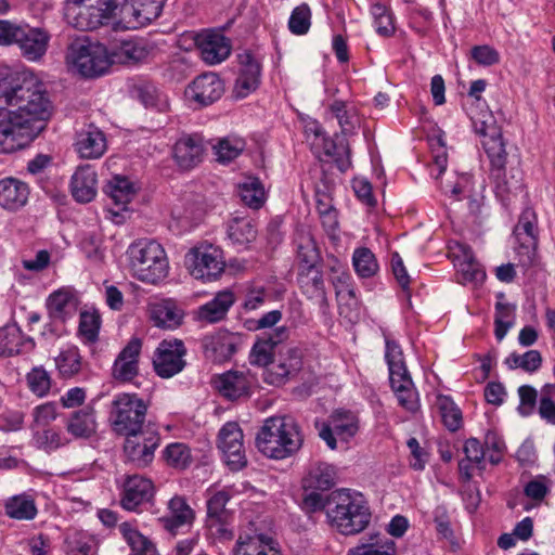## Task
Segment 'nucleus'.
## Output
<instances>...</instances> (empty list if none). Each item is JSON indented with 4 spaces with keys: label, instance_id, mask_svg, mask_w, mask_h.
Listing matches in <instances>:
<instances>
[{
    "label": "nucleus",
    "instance_id": "obj_61",
    "mask_svg": "<svg viewBox=\"0 0 555 555\" xmlns=\"http://www.w3.org/2000/svg\"><path fill=\"white\" fill-rule=\"evenodd\" d=\"M163 456L168 465L180 469L185 468L191 462L189 448L180 442L168 444L163 452Z\"/></svg>",
    "mask_w": 555,
    "mask_h": 555
},
{
    "label": "nucleus",
    "instance_id": "obj_35",
    "mask_svg": "<svg viewBox=\"0 0 555 555\" xmlns=\"http://www.w3.org/2000/svg\"><path fill=\"white\" fill-rule=\"evenodd\" d=\"M348 555H397L396 542L383 533H371L350 548Z\"/></svg>",
    "mask_w": 555,
    "mask_h": 555
},
{
    "label": "nucleus",
    "instance_id": "obj_3",
    "mask_svg": "<svg viewBox=\"0 0 555 555\" xmlns=\"http://www.w3.org/2000/svg\"><path fill=\"white\" fill-rule=\"evenodd\" d=\"M331 501L334 507L326 509V515L331 526L341 534H357L369 526L372 514L361 493L339 489L331 493Z\"/></svg>",
    "mask_w": 555,
    "mask_h": 555
},
{
    "label": "nucleus",
    "instance_id": "obj_50",
    "mask_svg": "<svg viewBox=\"0 0 555 555\" xmlns=\"http://www.w3.org/2000/svg\"><path fill=\"white\" fill-rule=\"evenodd\" d=\"M515 306L505 302L495 304L494 314V335L501 341L507 334L508 330L514 325Z\"/></svg>",
    "mask_w": 555,
    "mask_h": 555
},
{
    "label": "nucleus",
    "instance_id": "obj_26",
    "mask_svg": "<svg viewBox=\"0 0 555 555\" xmlns=\"http://www.w3.org/2000/svg\"><path fill=\"white\" fill-rule=\"evenodd\" d=\"M310 150L321 163L335 164L341 172L350 167L348 141H312Z\"/></svg>",
    "mask_w": 555,
    "mask_h": 555
},
{
    "label": "nucleus",
    "instance_id": "obj_47",
    "mask_svg": "<svg viewBox=\"0 0 555 555\" xmlns=\"http://www.w3.org/2000/svg\"><path fill=\"white\" fill-rule=\"evenodd\" d=\"M436 405L439 410L443 425L450 431H456L462 427V411L449 396L439 395L436 400Z\"/></svg>",
    "mask_w": 555,
    "mask_h": 555
},
{
    "label": "nucleus",
    "instance_id": "obj_60",
    "mask_svg": "<svg viewBox=\"0 0 555 555\" xmlns=\"http://www.w3.org/2000/svg\"><path fill=\"white\" fill-rule=\"evenodd\" d=\"M473 126L476 134L489 139H501L502 133L496 125L494 116L490 112H481L473 117Z\"/></svg>",
    "mask_w": 555,
    "mask_h": 555
},
{
    "label": "nucleus",
    "instance_id": "obj_7",
    "mask_svg": "<svg viewBox=\"0 0 555 555\" xmlns=\"http://www.w3.org/2000/svg\"><path fill=\"white\" fill-rule=\"evenodd\" d=\"M385 359L389 370V380L399 404L410 412L418 409V395L406 370L400 346L386 339Z\"/></svg>",
    "mask_w": 555,
    "mask_h": 555
},
{
    "label": "nucleus",
    "instance_id": "obj_63",
    "mask_svg": "<svg viewBox=\"0 0 555 555\" xmlns=\"http://www.w3.org/2000/svg\"><path fill=\"white\" fill-rule=\"evenodd\" d=\"M147 54L149 51L141 41H121L118 47V56L125 63H138L144 60Z\"/></svg>",
    "mask_w": 555,
    "mask_h": 555
},
{
    "label": "nucleus",
    "instance_id": "obj_32",
    "mask_svg": "<svg viewBox=\"0 0 555 555\" xmlns=\"http://www.w3.org/2000/svg\"><path fill=\"white\" fill-rule=\"evenodd\" d=\"M465 457L459 462L460 477L464 482L473 478L474 469H485L486 451L483 444L476 438H469L464 442Z\"/></svg>",
    "mask_w": 555,
    "mask_h": 555
},
{
    "label": "nucleus",
    "instance_id": "obj_12",
    "mask_svg": "<svg viewBox=\"0 0 555 555\" xmlns=\"http://www.w3.org/2000/svg\"><path fill=\"white\" fill-rule=\"evenodd\" d=\"M186 348L180 339L162 340L153 354V367L155 373L162 378H170L180 372L186 365L184 359Z\"/></svg>",
    "mask_w": 555,
    "mask_h": 555
},
{
    "label": "nucleus",
    "instance_id": "obj_37",
    "mask_svg": "<svg viewBox=\"0 0 555 555\" xmlns=\"http://www.w3.org/2000/svg\"><path fill=\"white\" fill-rule=\"evenodd\" d=\"M483 149L490 159L492 168L496 171L495 179L500 180L501 171L504 169L507 153L505 150L504 141H483ZM520 181L516 180L514 183H509L505 180L502 182L498 181L496 188L502 192L509 193L513 190L518 189Z\"/></svg>",
    "mask_w": 555,
    "mask_h": 555
},
{
    "label": "nucleus",
    "instance_id": "obj_43",
    "mask_svg": "<svg viewBox=\"0 0 555 555\" xmlns=\"http://www.w3.org/2000/svg\"><path fill=\"white\" fill-rule=\"evenodd\" d=\"M297 246L298 269L318 267L320 254L310 233H298L295 240Z\"/></svg>",
    "mask_w": 555,
    "mask_h": 555
},
{
    "label": "nucleus",
    "instance_id": "obj_53",
    "mask_svg": "<svg viewBox=\"0 0 555 555\" xmlns=\"http://www.w3.org/2000/svg\"><path fill=\"white\" fill-rule=\"evenodd\" d=\"M34 440L39 449L47 452L55 451L69 442L60 429L53 427H48L42 431H37L34 435Z\"/></svg>",
    "mask_w": 555,
    "mask_h": 555
},
{
    "label": "nucleus",
    "instance_id": "obj_44",
    "mask_svg": "<svg viewBox=\"0 0 555 555\" xmlns=\"http://www.w3.org/2000/svg\"><path fill=\"white\" fill-rule=\"evenodd\" d=\"M206 357L216 362L229 360L237 350L234 339L229 335H218L205 340Z\"/></svg>",
    "mask_w": 555,
    "mask_h": 555
},
{
    "label": "nucleus",
    "instance_id": "obj_52",
    "mask_svg": "<svg viewBox=\"0 0 555 555\" xmlns=\"http://www.w3.org/2000/svg\"><path fill=\"white\" fill-rule=\"evenodd\" d=\"M505 364L512 370L521 369L525 372L533 373L540 369L542 356L539 350L533 349L522 354L513 352L505 359Z\"/></svg>",
    "mask_w": 555,
    "mask_h": 555
},
{
    "label": "nucleus",
    "instance_id": "obj_9",
    "mask_svg": "<svg viewBox=\"0 0 555 555\" xmlns=\"http://www.w3.org/2000/svg\"><path fill=\"white\" fill-rule=\"evenodd\" d=\"M124 453L127 462L135 467L143 468L154 460L155 450L160 442L159 434L146 426L135 434H125Z\"/></svg>",
    "mask_w": 555,
    "mask_h": 555
},
{
    "label": "nucleus",
    "instance_id": "obj_49",
    "mask_svg": "<svg viewBox=\"0 0 555 555\" xmlns=\"http://www.w3.org/2000/svg\"><path fill=\"white\" fill-rule=\"evenodd\" d=\"M55 366L60 375L69 378L76 375L81 369V356L77 347H69L62 350L55 358Z\"/></svg>",
    "mask_w": 555,
    "mask_h": 555
},
{
    "label": "nucleus",
    "instance_id": "obj_46",
    "mask_svg": "<svg viewBox=\"0 0 555 555\" xmlns=\"http://www.w3.org/2000/svg\"><path fill=\"white\" fill-rule=\"evenodd\" d=\"M237 193L242 202L254 209H259L264 203V189L256 177H246L237 185Z\"/></svg>",
    "mask_w": 555,
    "mask_h": 555
},
{
    "label": "nucleus",
    "instance_id": "obj_42",
    "mask_svg": "<svg viewBox=\"0 0 555 555\" xmlns=\"http://www.w3.org/2000/svg\"><path fill=\"white\" fill-rule=\"evenodd\" d=\"M330 111L337 119L343 135H358L357 129H360V117L353 108H348L344 101L336 100L330 105Z\"/></svg>",
    "mask_w": 555,
    "mask_h": 555
},
{
    "label": "nucleus",
    "instance_id": "obj_23",
    "mask_svg": "<svg viewBox=\"0 0 555 555\" xmlns=\"http://www.w3.org/2000/svg\"><path fill=\"white\" fill-rule=\"evenodd\" d=\"M255 377L248 372L228 371L214 380L215 388L229 400L250 396Z\"/></svg>",
    "mask_w": 555,
    "mask_h": 555
},
{
    "label": "nucleus",
    "instance_id": "obj_64",
    "mask_svg": "<svg viewBox=\"0 0 555 555\" xmlns=\"http://www.w3.org/2000/svg\"><path fill=\"white\" fill-rule=\"evenodd\" d=\"M218 141L212 146L216 155V160L221 164H228L235 159L244 150V141Z\"/></svg>",
    "mask_w": 555,
    "mask_h": 555
},
{
    "label": "nucleus",
    "instance_id": "obj_18",
    "mask_svg": "<svg viewBox=\"0 0 555 555\" xmlns=\"http://www.w3.org/2000/svg\"><path fill=\"white\" fill-rule=\"evenodd\" d=\"M194 40L203 61L209 65L221 63L231 53L230 40L220 31L203 30Z\"/></svg>",
    "mask_w": 555,
    "mask_h": 555
},
{
    "label": "nucleus",
    "instance_id": "obj_13",
    "mask_svg": "<svg viewBox=\"0 0 555 555\" xmlns=\"http://www.w3.org/2000/svg\"><path fill=\"white\" fill-rule=\"evenodd\" d=\"M301 367V350L295 347H283L279 350L271 366L266 369L263 380L273 386L285 385L299 373Z\"/></svg>",
    "mask_w": 555,
    "mask_h": 555
},
{
    "label": "nucleus",
    "instance_id": "obj_10",
    "mask_svg": "<svg viewBox=\"0 0 555 555\" xmlns=\"http://www.w3.org/2000/svg\"><path fill=\"white\" fill-rule=\"evenodd\" d=\"M185 264L195 279L211 281L224 270L222 251L212 245L192 248L185 256Z\"/></svg>",
    "mask_w": 555,
    "mask_h": 555
},
{
    "label": "nucleus",
    "instance_id": "obj_55",
    "mask_svg": "<svg viewBox=\"0 0 555 555\" xmlns=\"http://www.w3.org/2000/svg\"><path fill=\"white\" fill-rule=\"evenodd\" d=\"M231 499L230 490H208L207 493V515L209 521L222 520L225 515V505Z\"/></svg>",
    "mask_w": 555,
    "mask_h": 555
},
{
    "label": "nucleus",
    "instance_id": "obj_5",
    "mask_svg": "<svg viewBox=\"0 0 555 555\" xmlns=\"http://www.w3.org/2000/svg\"><path fill=\"white\" fill-rule=\"evenodd\" d=\"M134 276L144 283L156 284L168 274V260L163 246L154 240L133 243L129 248Z\"/></svg>",
    "mask_w": 555,
    "mask_h": 555
},
{
    "label": "nucleus",
    "instance_id": "obj_41",
    "mask_svg": "<svg viewBox=\"0 0 555 555\" xmlns=\"http://www.w3.org/2000/svg\"><path fill=\"white\" fill-rule=\"evenodd\" d=\"M228 237L240 247H246L257 237L255 221L247 217H236L228 225Z\"/></svg>",
    "mask_w": 555,
    "mask_h": 555
},
{
    "label": "nucleus",
    "instance_id": "obj_8",
    "mask_svg": "<svg viewBox=\"0 0 555 555\" xmlns=\"http://www.w3.org/2000/svg\"><path fill=\"white\" fill-rule=\"evenodd\" d=\"M147 404L135 393H119L112 402L111 421L119 435L135 434L144 426Z\"/></svg>",
    "mask_w": 555,
    "mask_h": 555
},
{
    "label": "nucleus",
    "instance_id": "obj_59",
    "mask_svg": "<svg viewBox=\"0 0 555 555\" xmlns=\"http://www.w3.org/2000/svg\"><path fill=\"white\" fill-rule=\"evenodd\" d=\"M311 26V10L308 4L302 3L296 7L289 16V31L297 36L306 35Z\"/></svg>",
    "mask_w": 555,
    "mask_h": 555
},
{
    "label": "nucleus",
    "instance_id": "obj_25",
    "mask_svg": "<svg viewBox=\"0 0 555 555\" xmlns=\"http://www.w3.org/2000/svg\"><path fill=\"white\" fill-rule=\"evenodd\" d=\"M29 185L14 177L0 179V207L8 212L23 209L29 199Z\"/></svg>",
    "mask_w": 555,
    "mask_h": 555
},
{
    "label": "nucleus",
    "instance_id": "obj_36",
    "mask_svg": "<svg viewBox=\"0 0 555 555\" xmlns=\"http://www.w3.org/2000/svg\"><path fill=\"white\" fill-rule=\"evenodd\" d=\"M203 141H176L172 157L183 170H190L202 163L205 154Z\"/></svg>",
    "mask_w": 555,
    "mask_h": 555
},
{
    "label": "nucleus",
    "instance_id": "obj_14",
    "mask_svg": "<svg viewBox=\"0 0 555 555\" xmlns=\"http://www.w3.org/2000/svg\"><path fill=\"white\" fill-rule=\"evenodd\" d=\"M359 430L358 417L350 411L336 410L328 421L323 423L319 429V436L326 446L335 450L337 448V438L348 442Z\"/></svg>",
    "mask_w": 555,
    "mask_h": 555
},
{
    "label": "nucleus",
    "instance_id": "obj_19",
    "mask_svg": "<svg viewBox=\"0 0 555 555\" xmlns=\"http://www.w3.org/2000/svg\"><path fill=\"white\" fill-rule=\"evenodd\" d=\"M224 86L218 75L206 73L196 77L185 89L188 100L199 106H207L221 98Z\"/></svg>",
    "mask_w": 555,
    "mask_h": 555
},
{
    "label": "nucleus",
    "instance_id": "obj_17",
    "mask_svg": "<svg viewBox=\"0 0 555 555\" xmlns=\"http://www.w3.org/2000/svg\"><path fill=\"white\" fill-rule=\"evenodd\" d=\"M162 4L155 0H124L117 8V16L131 28L143 27L162 13Z\"/></svg>",
    "mask_w": 555,
    "mask_h": 555
},
{
    "label": "nucleus",
    "instance_id": "obj_51",
    "mask_svg": "<svg viewBox=\"0 0 555 555\" xmlns=\"http://www.w3.org/2000/svg\"><path fill=\"white\" fill-rule=\"evenodd\" d=\"M74 295L66 289H60L52 293L47 301L50 315L53 319L64 321L68 314V309L74 306Z\"/></svg>",
    "mask_w": 555,
    "mask_h": 555
},
{
    "label": "nucleus",
    "instance_id": "obj_2",
    "mask_svg": "<svg viewBox=\"0 0 555 555\" xmlns=\"http://www.w3.org/2000/svg\"><path fill=\"white\" fill-rule=\"evenodd\" d=\"M304 439L298 424L288 416L267 418L256 436V446L266 456L284 460L297 453Z\"/></svg>",
    "mask_w": 555,
    "mask_h": 555
},
{
    "label": "nucleus",
    "instance_id": "obj_22",
    "mask_svg": "<svg viewBox=\"0 0 555 555\" xmlns=\"http://www.w3.org/2000/svg\"><path fill=\"white\" fill-rule=\"evenodd\" d=\"M233 555H282L279 543L270 535L256 530L240 533Z\"/></svg>",
    "mask_w": 555,
    "mask_h": 555
},
{
    "label": "nucleus",
    "instance_id": "obj_33",
    "mask_svg": "<svg viewBox=\"0 0 555 555\" xmlns=\"http://www.w3.org/2000/svg\"><path fill=\"white\" fill-rule=\"evenodd\" d=\"M297 282L302 294L311 300L321 305L326 304V291L322 271L319 267L298 269Z\"/></svg>",
    "mask_w": 555,
    "mask_h": 555
},
{
    "label": "nucleus",
    "instance_id": "obj_30",
    "mask_svg": "<svg viewBox=\"0 0 555 555\" xmlns=\"http://www.w3.org/2000/svg\"><path fill=\"white\" fill-rule=\"evenodd\" d=\"M98 176L89 165L79 166L70 180L73 197L78 203H90L96 195Z\"/></svg>",
    "mask_w": 555,
    "mask_h": 555
},
{
    "label": "nucleus",
    "instance_id": "obj_56",
    "mask_svg": "<svg viewBox=\"0 0 555 555\" xmlns=\"http://www.w3.org/2000/svg\"><path fill=\"white\" fill-rule=\"evenodd\" d=\"M352 262L357 274L361 278H371L378 270L374 254L366 247L357 248L354 250Z\"/></svg>",
    "mask_w": 555,
    "mask_h": 555
},
{
    "label": "nucleus",
    "instance_id": "obj_28",
    "mask_svg": "<svg viewBox=\"0 0 555 555\" xmlns=\"http://www.w3.org/2000/svg\"><path fill=\"white\" fill-rule=\"evenodd\" d=\"M287 338V330L282 326L274 331L273 334H266L260 337L253 346L249 362L258 366H271L275 358V348Z\"/></svg>",
    "mask_w": 555,
    "mask_h": 555
},
{
    "label": "nucleus",
    "instance_id": "obj_24",
    "mask_svg": "<svg viewBox=\"0 0 555 555\" xmlns=\"http://www.w3.org/2000/svg\"><path fill=\"white\" fill-rule=\"evenodd\" d=\"M51 35L46 28L25 24L17 47L24 59L38 62L46 55Z\"/></svg>",
    "mask_w": 555,
    "mask_h": 555
},
{
    "label": "nucleus",
    "instance_id": "obj_29",
    "mask_svg": "<svg viewBox=\"0 0 555 555\" xmlns=\"http://www.w3.org/2000/svg\"><path fill=\"white\" fill-rule=\"evenodd\" d=\"M234 302L233 292L229 289L218 292L211 300L197 308L196 319L208 324L218 323L225 319Z\"/></svg>",
    "mask_w": 555,
    "mask_h": 555
},
{
    "label": "nucleus",
    "instance_id": "obj_48",
    "mask_svg": "<svg viewBox=\"0 0 555 555\" xmlns=\"http://www.w3.org/2000/svg\"><path fill=\"white\" fill-rule=\"evenodd\" d=\"M23 334L17 324L0 327V357H12L21 352Z\"/></svg>",
    "mask_w": 555,
    "mask_h": 555
},
{
    "label": "nucleus",
    "instance_id": "obj_40",
    "mask_svg": "<svg viewBox=\"0 0 555 555\" xmlns=\"http://www.w3.org/2000/svg\"><path fill=\"white\" fill-rule=\"evenodd\" d=\"M104 192L119 209L125 210L134 197L137 190L128 178L115 176L107 182Z\"/></svg>",
    "mask_w": 555,
    "mask_h": 555
},
{
    "label": "nucleus",
    "instance_id": "obj_58",
    "mask_svg": "<svg viewBox=\"0 0 555 555\" xmlns=\"http://www.w3.org/2000/svg\"><path fill=\"white\" fill-rule=\"evenodd\" d=\"M538 413L542 420L555 425V384H545L541 388Z\"/></svg>",
    "mask_w": 555,
    "mask_h": 555
},
{
    "label": "nucleus",
    "instance_id": "obj_20",
    "mask_svg": "<svg viewBox=\"0 0 555 555\" xmlns=\"http://www.w3.org/2000/svg\"><path fill=\"white\" fill-rule=\"evenodd\" d=\"M142 349V340L132 337L121 349L112 366V376L120 383H129L139 374V358Z\"/></svg>",
    "mask_w": 555,
    "mask_h": 555
},
{
    "label": "nucleus",
    "instance_id": "obj_39",
    "mask_svg": "<svg viewBox=\"0 0 555 555\" xmlns=\"http://www.w3.org/2000/svg\"><path fill=\"white\" fill-rule=\"evenodd\" d=\"M183 311L172 300H162L150 307V318L162 328H177L183 320Z\"/></svg>",
    "mask_w": 555,
    "mask_h": 555
},
{
    "label": "nucleus",
    "instance_id": "obj_16",
    "mask_svg": "<svg viewBox=\"0 0 555 555\" xmlns=\"http://www.w3.org/2000/svg\"><path fill=\"white\" fill-rule=\"evenodd\" d=\"M218 447L231 469L238 470L246 466L243 431L237 423L229 422L222 426L219 431Z\"/></svg>",
    "mask_w": 555,
    "mask_h": 555
},
{
    "label": "nucleus",
    "instance_id": "obj_34",
    "mask_svg": "<svg viewBox=\"0 0 555 555\" xmlns=\"http://www.w3.org/2000/svg\"><path fill=\"white\" fill-rule=\"evenodd\" d=\"M65 428L75 439L90 438L96 431L94 409L86 405L73 412L65 422Z\"/></svg>",
    "mask_w": 555,
    "mask_h": 555
},
{
    "label": "nucleus",
    "instance_id": "obj_57",
    "mask_svg": "<svg viewBox=\"0 0 555 555\" xmlns=\"http://www.w3.org/2000/svg\"><path fill=\"white\" fill-rule=\"evenodd\" d=\"M457 273L464 283H480L486 279V272L482 266L469 254L456 263Z\"/></svg>",
    "mask_w": 555,
    "mask_h": 555
},
{
    "label": "nucleus",
    "instance_id": "obj_1",
    "mask_svg": "<svg viewBox=\"0 0 555 555\" xmlns=\"http://www.w3.org/2000/svg\"><path fill=\"white\" fill-rule=\"evenodd\" d=\"M52 115L44 85L33 74L0 78V134L36 139Z\"/></svg>",
    "mask_w": 555,
    "mask_h": 555
},
{
    "label": "nucleus",
    "instance_id": "obj_38",
    "mask_svg": "<svg viewBox=\"0 0 555 555\" xmlns=\"http://www.w3.org/2000/svg\"><path fill=\"white\" fill-rule=\"evenodd\" d=\"M3 508L4 514L15 520H33L38 514L35 498L27 492L8 498Z\"/></svg>",
    "mask_w": 555,
    "mask_h": 555
},
{
    "label": "nucleus",
    "instance_id": "obj_11",
    "mask_svg": "<svg viewBox=\"0 0 555 555\" xmlns=\"http://www.w3.org/2000/svg\"><path fill=\"white\" fill-rule=\"evenodd\" d=\"M514 234L519 242L517 254L521 266L531 267L535 261L539 244L538 216L532 208L527 207L522 210Z\"/></svg>",
    "mask_w": 555,
    "mask_h": 555
},
{
    "label": "nucleus",
    "instance_id": "obj_6",
    "mask_svg": "<svg viewBox=\"0 0 555 555\" xmlns=\"http://www.w3.org/2000/svg\"><path fill=\"white\" fill-rule=\"evenodd\" d=\"M124 0H66L64 15L69 25L79 30H92L104 20L117 16Z\"/></svg>",
    "mask_w": 555,
    "mask_h": 555
},
{
    "label": "nucleus",
    "instance_id": "obj_45",
    "mask_svg": "<svg viewBox=\"0 0 555 555\" xmlns=\"http://www.w3.org/2000/svg\"><path fill=\"white\" fill-rule=\"evenodd\" d=\"M119 531L135 555H158L155 545L130 522L120 524Z\"/></svg>",
    "mask_w": 555,
    "mask_h": 555
},
{
    "label": "nucleus",
    "instance_id": "obj_31",
    "mask_svg": "<svg viewBox=\"0 0 555 555\" xmlns=\"http://www.w3.org/2000/svg\"><path fill=\"white\" fill-rule=\"evenodd\" d=\"M336 480V469L325 462L311 463L304 476L301 483L305 491L332 489Z\"/></svg>",
    "mask_w": 555,
    "mask_h": 555
},
{
    "label": "nucleus",
    "instance_id": "obj_15",
    "mask_svg": "<svg viewBox=\"0 0 555 555\" xmlns=\"http://www.w3.org/2000/svg\"><path fill=\"white\" fill-rule=\"evenodd\" d=\"M155 492L151 479L138 474L126 476L120 493V506L129 512H139L143 504L153 501Z\"/></svg>",
    "mask_w": 555,
    "mask_h": 555
},
{
    "label": "nucleus",
    "instance_id": "obj_21",
    "mask_svg": "<svg viewBox=\"0 0 555 555\" xmlns=\"http://www.w3.org/2000/svg\"><path fill=\"white\" fill-rule=\"evenodd\" d=\"M167 511V514L159 517L157 521L171 537H176L185 527L191 526L195 517L194 511L181 495H175L168 501Z\"/></svg>",
    "mask_w": 555,
    "mask_h": 555
},
{
    "label": "nucleus",
    "instance_id": "obj_4",
    "mask_svg": "<svg viewBox=\"0 0 555 555\" xmlns=\"http://www.w3.org/2000/svg\"><path fill=\"white\" fill-rule=\"evenodd\" d=\"M68 68L85 78L104 75L112 65L111 56L104 44L91 41L88 37L73 40L65 53Z\"/></svg>",
    "mask_w": 555,
    "mask_h": 555
},
{
    "label": "nucleus",
    "instance_id": "obj_54",
    "mask_svg": "<svg viewBox=\"0 0 555 555\" xmlns=\"http://www.w3.org/2000/svg\"><path fill=\"white\" fill-rule=\"evenodd\" d=\"M371 14L374 20L376 33L382 37H391L395 34V23L391 11L382 3H374L371 7Z\"/></svg>",
    "mask_w": 555,
    "mask_h": 555
},
{
    "label": "nucleus",
    "instance_id": "obj_62",
    "mask_svg": "<svg viewBox=\"0 0 555 555\" xmlns=\"http://www.w3.org/2000/svg\"><path fill=\"white\" fill-rule=\"evenodd\" d=\"M27 385L33 393L44 397L51 389V377L43 367H34L26 375Z\"/></svg>",
    "mask_w": 555,
    "mask_h": 555
},
{
    "label": "nucleus",
    "instance_id": "obj_27",
    "mask_svg": "<svg viewBox=\"0 0 555 555\" xmlns=\"http://www.w3.org/2000/svg\"><path fill=\"white\" fill-rule=\"evenodd\" d=\"M240 74L234 86L236 98H246L254 92L260 83L261 65L254 55L245 51L238 54Z\"/></svg>",
    "mask_w": 555,
    "mask_h": 555
}]
</instances>
